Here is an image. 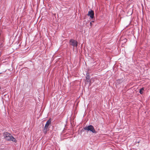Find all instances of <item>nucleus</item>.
Masks as SVG:
<instances>
[{"label":"nucleus","instance_id":"f257e3e1","mask_svg":"<svg viewBox=\"0 0 150 150\" xmlns=\"http://www.w3.org/2000/svg\"><path fill=\"white\" fill-rule=\"evenodd\" d=\"M84 129L88 131H90L93 133H96V132L95 130L93 127L91 125L86 126L85 127Z\"/></svg>","mask_w":150,"mask_h":150},{"label":"nucleus","instance_id":"f03ea898","mask_svg":"<svg viewBox=\"0 0 150 150\" xmlns=\"http://www.w3.org/2000/svg\"><path fill=\"white\" fill-rule=\"evenodd\" d=\"M51 124V121L50 119L47 121L45 126L44 128V132L45 133H46L47 131L48 130L47 129L49 126Z\"/></svg>","mask_w":150,"mask_h":150},{"label":"nucleus","instance_id":"7ed1b4c3","mask_svg":"<svg viewBox=\"0 0 150 150\" xmlns=\"http://www.w3.org/2000/svg\"><path fill=\"white\" fill-rule=\"evenodd\" d=\"M69 43L70 45L74 47H76L78 45L77 42L73 39H71L70 40Z\"/></svg>","mask_w":150,"mask_h":150},{"label":"nucleus","instance_id":"20e7f679","mask_svg":"<svg viewBox=\"0 0 150 150\" xmlns=\"http://www.w3.org/2000/svg\"><path fill=\"white\" fill-rule=\"evenodd\" d=\"M94 11L93 10H91L90 11H89L87 14V15L88 16H90L91 18L92 19L94 17Z\"/></svg>","mask_w":150,"mask_h":150},{"label":"nucleus","instance_id":"39448f33","mask_svg":"<svg viewBox=\"0 0 150 150\" xmlns=\"http://www.w3.org/2000/svg\"><path fill=\"white\" fill-rule=\"evenodd\" d=\"M11 135V134H9V133L7 132H5L4 133V137L6 138L9 136H10Z\"/></svg>","mask_w":150,"mask_h":150},{"label":"nucleus","instance_id":"423d86ee","mask_svg":"<svg viewBox=\"0 0 150 150\" xmlns=\"http://www.w3.org/2000/svg\"><path fill=\"white\" fill-rule=\"evenodd\" d=\"M144 90V88H142L141 89H140L139 91V93L140 94H142L143 93V91Z\"/></svg>","mask_w":150,"mask_h":150},{"label":"nucleus","instance_id":"0eeeda50","mask_svg":"<svg viewBox=\"0 0 150 150\" xmlns=\"http://www.w3.org/2000/svg\"><path fill=\"white\" fill-rule=\"evenodd\" d=\"M11 137V141L13 142H16L17 141H16V139L15 138H14L12 136Z\"/></svg>","mask_w":150,"mask_h":150},{"label":"nucleus","instance_id":"6e6552de","mask_svg":"<svg viewBox=\"0 0 150 150\" xmlns=\"http://www.w3.org/2000/svg\"><path fill=\"white\" fill-rule=\"evenodd\" d=\"M12 136H11V135L10 136L6 138V140H8V141H11V137Z\"/></svg>","mask_w":150,"mask_h":150},{"label":"nucleus","instance_id":"1a4fd4ad","mask_svg":"<svg viewBox=\"0 0 150 150\" xmlns=\"http://www.w3.org/2000/svg\"><path fill=\"white\" fill-rule=\"evenodd\" d=\"M127 41V40L126 39H124L123 40V42H122V43L123 42H126Z\"/></svg>","mask_w":150,"mask_h":150},{"label":"nucleus","instance_id":"9d476101","mask_svg":"<svg viewBox=\"0 0 150 150\" xmlns=\"http://www.w3.org/2000/svg\"><path fill=\"white\" fill-rule=\"evenodd\" d=\"M90 77L89 76H86V80H89L90 79Z\"/></svg>","mask_w":150,"mask_h":150},{"label":"nucleus","instance_id":"9b49d317","mask_svg":"<svg viewBox=\"0 0 150 150\" xmlns=\"http://www.w3.org/2000/svg\"><path fill=\"white\" fill-rule=\"evenodd\" d=\"M90 25H91V26L92 25V22H90Z\"/></svg>","mask_w":150,"mask_h":150},{"label":"nucleus","instance_id":"f8f14e48","mask_svg":"<svg viewBox=\"0 0 150 150\" xmlns=\"http://www.w3.org/2000/svg\"><path fill=\"white\" fill-rule=\"evenodd\" d=\"M86 80V81L87 82H88L90 81L89 80Z\"/></svg>","mask_w":150,"mask_h":150},{"label":"nucleus","instance_id":"ddd939ff","mask_svg":"<svg viewBox=\"0 0 150 150\" xmlns=\"http://www.w3.org/2000/svg\"><path fill=\"white\" fill-rule=\"evenodd\" d=\"M1 89V87L0 86V89Z\"/></svg>","mask_w":150,"mask_h":150}]
</instances>
